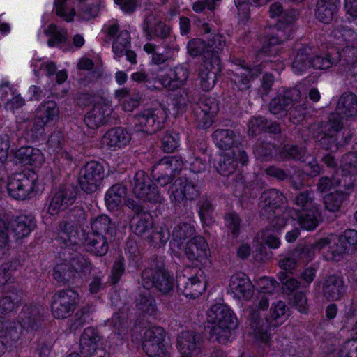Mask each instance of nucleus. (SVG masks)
Returning <instances> with one entry per match:
<instances>
[{
	"mask_svg": "<svg viewBox=\"0 0 357 357\" xmlns=\"http://www.w3.org/2000/svg\"><path fill=\"white\" fill-rule=\"evenodd\" d=\"M340 115L345 118L357 116L356 96L353 93H344L340 96L337 104L336 112L329 116L328 121L324 128V133L321 136H317L321 146L331 151L338 149L335 135L342 127Z\"/></svg>",
	"mask_w": 357,
	"mask_h": 357,
	"instance_id": "1",
	"label": "nucleus"
},
{
	"mask_svg": "<svg viewBox=\"0 0 357 357\" xmlns=\"http://www.w3.org/2000/svg\"><path fill=\"white\" fill-rule=\"evenodd\" d=\"M210 326V337L220 344H225L231 337V331L236 326V317L226 305L215 304L207 312Z\"/></svg>",
	"mask_w": 357,
	"mask_h": 357,
	"instance_id": "2",
	"label": "nucleus"
},
{
	"mask_svg": "<svg viewBox=\"0 0 357 357\" xmlns=\"http://www.w3.org/2000/svg\"><path fill=\"white\" fill-rule=\"evenodd\" d=\"M270 16L272 18L279 17V23L277 27H268L266 31L261 52L268 55H275L278 50V45L282 42L283 31L281 30V24H290L296 20L295 13H285L282 6L278 3H273L269 8Z\"/></svg>",
	"mask_w": 357,
	"mask_h": 357,
	"instance_id": "3",
	"label": "nucleus"
},
{
	"mask_svg": "<svg viewBox=\"0 0 357 357\" xmlns=\"http://www.w3.org/2000/svg\"><path fill=\"white\" fill-rule=\"evenodd\" d=\"M357 174V155L355 153H348L342 159L341 176L343 183L337 174L331 181L328 178H321L318 185V190L321 193L335 192L338 189L349 190L353 186V176Z\"/></svg>",
	"mask_w": 357,
	"mask_h": 357,
	"instance_id": "4",
	"label": "nucleus"
},
{
	"mask_svg": "<svg viewBox=\"0 0 357 357\" xmlns=\"http://www.w3.org/2000/svg\"><path fill=\"white\" fill-rule=\"evenodd\" d=\"M59 116V109L54 101L42 102L36 110L33 125L25 131L28 140L35 141L45 135V127L55 122Z\"/></svg>",
	"mask_w": 357,
	"mask_h": 357,
	"instance_id": "5",
	"label": "nucleus"
},
{
	"mask_svg": "<svg viewBox=\"0 0 357 357\" xmlns=\"http://www.w3.org/2000/svg\"><path fill=\"white\" fill-rule=\"evenodd\" d=\"M35 227L31 215H20L14 220L8 217L0 218V248L6 247L10 235L16 239L28 236Z\"/></svg>",
	"mask_w": 357,
	"mask_h": 357,
	"instance_id": "6",
	"label": "nucleus"
},
{
	"mask_svg": "<svg viewBox=\"0 0 357 357\" xmlns=\"http://www.w3.org/2000/svg\"><path fill=\"white\" fill-rule=\"evenodd\" d=\"M284 199V196L275 189L264 192L261 197V215L269 220L275 229H280L286 225L285 218L280 216V205Z\"/></svg>",
	"mask_w": 357,
	"mask_h": 357,
	"instance_id": "7",
	"label": "nucleus"
},
{
	"mask_svg": "<svg viewBox=\"0 0 357 357\" xmlns=\"http://www.w3.org/2000/svg\"><path fill=\"white\" fill-rule=\"evenodd\" d=\"M167 117V110L161 106L142 110L134 116L135 125L138 131L149 134L160 130Z\"/></svg>",
	"mask_w": 357,
	"mask_h": 357,
	"instance_id": "8",
	"label": "nucleus"
},
{
	"mask_svg": "<svg viewBox=\"0 0 357 357\" xmlns=\"http://www.w3.org/2000/svg\"><path fill=\"white\" fill-rule=\"evenodd\" d=\"M301 92L298 89H292L284 93L273 98L269 105L270 112L273 114H279L284 111H289L290 116L294 114V111H298L300 117L303 115L305 100L301 98Z\"/></svg>",
	"mask_w": 357,
	"mask_h": 357,
	"instance_id": "9",
	"label": "nucleus"
},
{
	"mask_svg": "<svg viewBox=\"0 0 357 357\" xmlns=\"http://www.w3.org/2000/svg\"><path fill=\"white\" fill-rule=\"evenodd\" d=\"M7 189L14 199H25L38 190L37 177L34 174L29 176L24 173L15 174L8 178Z\"/></svg>",
	"mask_w": 357,
	"mask_h": 357,
	"instance_id": "10",
	"label": "nucleus"
},
{
	"mask_svg": "<svg viewBox=\"0 0 357 357\" xmlns=\"http://www.w3.org/2000/svg\"><path fill=\"white\" fill-rule=\"evenodd\" d=\"M165 337V331L160 326H152L144 331L142 347L149 357H169L164 344Z\"/></svg>",
	"mask_w": 357,
	"mask_h": 357,
	"instance_id": "11",
	"label": "nucleus"
},
{
	"mask_svg": "<svg viewBox=\"0 0 357 357\" xmlns=\"http://www.w3.org/2000/svg\"><path fill=\"white\" fill-rule=\"evenodd\" d=\"M268 298L265 295H261L255 307L250 310V326L256 340L261 343L267 344L270 340L268 333V319L261 318V312L268 307Z\"/></svg>",
	"mask_w": 357,
	"mask_h": 357,
	"instance_id": "12",
	"label": "nucleus"
},
{
	"mask_svg": "<svg viewBox=\"0 0 357 357\" xmlns=\"http://www.w3.org/2000/svg\"><path fill=\"white\" fill-rule=\"evenodd\" d=\"M47 144L53 156L54 165L59 169H65L71 165L75 151L69 149L64 142L61 132H54L50 137Z\"/></svg>",
	"mask_w": 357,
	"mask_h": 357,
	"instance_id": "13",
	"label": "nucleus"
},
{
	"mask_svg": "<svg viewBox=\"0 0 357 357\" xmlns=\"http://www.w3.org/2000/svg\"><path fill=\"white\" fill-rule=\"evenodd\" d=\"M135 195L142 201L160 202L162 200L159 190L152 184L149 176L144 171H138L131 183Z\"/></svg>",
	"mask_w": 357,
	"mask_h": 357,
	"instance_id": "14",
	"label": "nucleus"
},
{
	"mask_svg": "<svg viewBox=\"0 0 357 357\" xmlns=\"http://www.w3.org/2000/svg\"><path fill=\"white\" fill-rule=\"evenodd\" d=\"M142 284L146 289L155 287L165 294L174 289L175 282L173 275L165 270L146 269L142 275Z\"/></svg>",
	"mask_w": 357,
	"mask_h": 357,
	"instance_id": "15",
	"label": "nucleus"
},
{
	"mask_svg": "<svg viewBox=\"0 0 357 357\" xmlns=\"http://www.w3.org/2000/svg\"><path fill=\"white\" fill-rule=\"evenodd\" d=\"M77 296V294L72 289L54 294L51 305L53 316L56 319H65L69 317L75 310Z\"/></svg>",
	"mask_w": 357,
	"mask_h": 357,
	"instance_id": "16",
	"label": "nucleus"
},
{
	"mask_svg": "<svg viewBox=\"0 0 357 357\" xmlns=\"http://www.w3.org/2000/svg\"><path fill=\"white\" fill-rule=\"evenodd\" d=\"M105 177L103 167L98 162L91 161L80 170L79 183L87 193L95 192Z\"/></svg>",
	"mask_w": 357,
	"mask_h": 357,
	"instance_id": "17",
	"label": "nucleus"
},
{
	"mask_svg": "<svg viewBox=\"0 0 357 357\" xmlns=\"http://www.w3.org/2000/svg\"><path fill=\"white\" fill-rule=\"evenodd\" d=\"M227 293L238 301H248L254 294V285L246 274L237 272L229 278Z\"/></svg>",
	"mask_w": 357,
	"mask_h": 357,
	"instance_id": "18",
	"label": "nucleus"
},
{
	"mask_svg": "<svg viewBox=\"0 0 357 357\" xmlns=\"http://www.w3.org/2000/svg\"><path fill=\"white\" fill-rule=\"evenodd\" d=\"M247 161L245 152L242 148L236 147L235 149H228L220 155L216 169L220 174L227 176L236 171L239 163L245 165Z\"/></svg>",
	"mask_w": 357,
	"mask_h": 357,
	"instance_id": "19",
	"label": "nucleus"
},
{
	"mask_svg": "<svg viewBox=\"0 0 357 357\" xmlns=\"http://www.w3.org/2000/svg\"><path fill=\"white\" fill-rule=\"evenodd\" d=\"M169 198L172 203L181 204L185 200H192L199 195L195 182L185 178L176 179L170 188Z\"/></svg>",
	"mask_w": 357,
	"mask_h": 357,
	"instance_id": "20",
	"label": "nucleus"
},
{
	"mask_svg": "<svg viewBox=\"0 0 357 357\" xmlns=\"http://www.w3.org/2000/svg\"><path fill=\"white\" fill-rule=\"evenodd\" d=\"M76 194L71 187L61 188L54 192L47 209V215L55 216L61 211L72 205L75 199Z\"/></svg>",
	"mask_w": 357,
	"mask_h": 357,
	"instance_id": "21",
	"label": "nucleus"
},
{
	"mask_svg": "<svg viewBox=\"0 0 357 357\" xmlns=\"http://www.w3.org/2000/svg\"><path fill=\"white\" fill-rule=\"evenodd\" d=\"M113 112L110 102L101 98L96 102L85 117V123L90 128H96L107 123Z\"/></svg>",
	"mask_w": 357,
	"mask_h": 357,
	"instance_id": "22",
	"label": "nucleus"
},
{
	"mask_svg": "<svg viewBox=\"0 0 357 357\" xmlns=\"http://www.w3.org/2000/svg\"><path fill=\"white\" fill-rule=\"evenodd\" d=\"M188 76V69L182 66H179L169 69L160 78L159 82L162 86L169 90H174L182 86L185 83Z\"/></svg>",
	"mask_w": 357,
	"mask_h": 357,
	"instance_id": "23",
	"label": "nucleus"
},
{
	"mask_svg": "<svg viewBox=\"0 0 357 357\" xmlns=\"http://www.w3.org/2000/svg\"><path fill=\"white\" fill-rule=\"evenodd\" d=\"M185 253L190 260L201 262L206 260L210 255L208 243L202 236L190 239L186 244Z\"/></svg>",
	"mask_w": 357,
	"mask_h": 357,
	"instance_id": "24",
	"label": "nucleus"
},
{
	"mask_svg": "<svg viewBox=\"0 0 357 357\" xmlns=\"http://www.w3.org/2000/svg\"><path fill=\"white\" fill-rule=\"evenodd\" d=\"M100 337L98 331L92 327L84 329L79 340V351L84 357L94 355L99 347Z\"/></svg>",
	"mask_w": 357,
	"mask_h": 357,
	"instance_id": "25",
	"label": "nucleus"
},
{
	"mask_svg": "<svg viewBox=\"0 0 357 357\" xmlns=\"http://www.w3.org/2000/svg\"><path fill=\"white\" fill-rule=\"evenodd\" d=\"M176 345L181 357H196L199 354L196 335L193 331H182L178 335Z\"/></svg>",
	"mask_w": 357,
	"mask_h": 357,
	"instance_id": "26",
	"label": "nucleus"
},
{
	"mask_svg": "<svg viewBox=\"0 0 357 357\" xmlns=\"http://www.w3.org/2000/svg\"><path fill=\"white\" fill-rule=\"evenodd\" d=\"M182 284L181 288L183 295L190 299H195L202 294L206 289V283L202 275L185 278H180L178 285Z\"/></svg>",
	"mask_w": 357,
	"mask_h": 357,
	"instance_id": "27",
	"label": "nucleus"
},
{
	"mask_svg": "<svg viewBox=\"0 0 357 357\" xmlns=\"http://www.w3.org/2000/svg\"><path fill=\"white\" fill-rule=\"evenodd\" d=\"M231 71L230 79L241 91L248 89L251 79L260 73L259 69H250L243 64L234 65Z\"/></svg>",
	"mask_w": 357,
	"mask_h": 357,
	"instance_id": "28",
	"label": "nucleus"
},
{
	"mask_svg": "<svg viewBox=\"0 0 357 357\" xmlns=\"http://www.w3.org/2000/svg\"><path fill=\"white\" fill-rule=\"evenodd\" d=\"M17 162L23 165L40 167L45 162V157L41 151L32 146L20 148L15 153Z\"/></svg>",
	"mask_w": 357,
	"mask_h": 357,
	"instance_id": "29",
	"label": "nucleus"
},
{
	"mask_svg": "<svg viewBox=\"0 0 357 357\" xmlns=\"http://www.w3.org/2000/svg\"><path fill=\"white\" fill-rule=\"evenodd\" d=\"M130 135L122 128L107 131L102 138L101 144L108 148L116 149L126 146L130 141Z\"/></svg>",
	"mask_w": 357,
	"mask_h": 357,
	"instance_id": "30",
	"label": "nucleus"
},
{
	"mask_svg": "<svg viewBox=\"0 0 357 357\" xmlns=\"http://www.w3.org/2000/svg\"><path fill=\"white\" fill-rule=\"evenodd\" d=\"M200 112L197 111L199 126L206 129L213 123V118L218 110V104L211 98H203L199 102Z\"/></svg>",
	"mask_w": 357,
	"mask_h": 357,
	"instance_id": "31",
	"label": "nucleus"
},
{
	"mask_svg": "<svg viewBox=\"0 0 357 357\" xmlns=\"http://www.w3.org/2000/svg\"><path fill=\"white\" fill-rule=\"evenodd\" d=\"M0 94L1 100L7 101L5 107L8 110L13 111L24 105V99L10 86L8 81L2 80L1 82Z\"/></svg>",
	"mask_w": 357,
	"mask_h": 357,
	"instance_id": "32",
	"label": "nucleus"
},
{
	"mask_svg": "<svg viewBox=\"0 0 357 357\" xmlns=\"http://www.w3.org/2000/svg\"><path fill=\"white\" fill-rule=\"evenodd\" d=\"M284 153L286 155V158L296 160L303 159L304 162H307L306 167L307 169L305 171L310 176H315L319 173L320 167L312 156L309 155L307 156L306 159H303L305 156V151L303 150L298 149L297 146L288 145L284 147Z\"/></svg>",
	"mask_w": 357,
	"mask_h": 357,
	"instance_id": "33",
	"label": "nucleus"
},
{
	"mask_svg": "<svg viewBox=\"0 0 357 357\" xmlns=\"http://www.w3.org/2000/svg\"><path fill=\"white\" fill-rule=\"evenodd\" d=\"M127 190L126 186L117 183L110 187L106 192L105 201L108 209L116 210L126 200Z\"/></svg>",
	"mask_w": 357,
	"mask_h": 357,
	"instance_id": "34",
	"label": "nucleus"
},
{
	"mask_svg": "<svg viewBox=\"0 0 357 357\" xmlns=\"http://www.w3.org/2000/svg\"><path fill=\"white\" fill-rule=\"evenodd\" d=\"M340 6L339 0H318L315 15L319 21L328 24Z\"/></svg>",
	"mask_w": 357,
	"mask_h": 357,
	"instance_id": "35",
	"label": "nucleus"
},
{
	"mask_svg": "<svg viewBox=\"0 0 357 357\" xmlns=\"http://www.w3.org/2000/svg\"><path fill=\"white\" fill-rule=\"evenodd\" d=\"M213 141L215 145L224 152L228 149H233L239 147L238 139L233 131L229 130H217L213 135Z\"/></svg>",
	"mask_w": 357,
	"mask_h": 357,
	"instance_id": "36",
	"label": "nucleus"
},
{
	"mask_svg": "<svg viewBox=\"0 0 357 357\" xmlns=\"http://www.w3.org/2000/svg\"><path fill=\"white\" fill-rule=\"evenodd\" d=\"M144 29L149 36H155L162 38H166L170 31L169 27L153 14L146 18Z\"/></svg>",
	"mask_w": 357,
	"mask_h": 357,
	"instance_id": "37",
	"label": "nucleus"
},
{
	"mask_svg": "<svg viewBox=\"0 0 357 357\" xmlns=\"http://www.w3.org/2000/svg\"><path fill=\"white\" fill-rule=\"evenodd\" d=\"M195 234L194 225L190 222L181 223L176 225L172 231V241L170 242L173 250L176 247L181 249L183 241L192 237Z\"/></svg>",
	"mask_w": 357,
	"mask_h": 357,
	"instance_id": "38",
	"label": "nucleus"
},
{
	"mask_svg": "<svg viewBox=\"0 0 357 357\" xmlns=\"http://www.w3.org/2000/svg\"><path fill=\"white\" fill-rule=\"evenodd\" d=\"M85 247L87 251L98 256H103L108 251L106 238L96 233L88 234L85 241Z\"/></svg>",
	"mask_w": 357,
	"mask_h": 357,
	"instance_id": "39",
	"label": "nucleus"
},
{
	"mask_svg": "<svg viewBox=\"0 0 357 357\" xmlns=\"http://www.w3.org/2000/svg\"><path fill=\"white\" fill-rule=\"evenodd\" d=\"M343 281L337 276H329L323 287L324 296L329 300H338L344 293Z\"/></svg>",
	"mask_w": 357,
	"mask_h": 357,
	"instance_id": "40",
	"label": "nucleus"
},
{
	"mask_svg": "<svg viewBox=\"0 0 357 357\" xmlns=\"http://www.w3.org/2000/svg\"><path fill=\"white\" fill-rule=\"evenodd\" d=\"M319 217L320 212L317 207L298 213L296 215L301 227L307 231L313 230L318 226Z\"/></svg>",
	"mask_w": 357,
	"mask_h": 357,
	"instance_id": "41",
	"label": "nucleus"
},
{
	"mask_svg": "<svg viewBox=\"0 0 357 357\" xmlns=\"http://www.w3.org/2000/svg\"><path fill=\"white\" fill-rule=\"evenodd\" d=\"M287 307L282 301H278L273 304L271 309L270 319H268V333H269V328L271 326H278L281 325L287 317Z\"/></svg>",
	"mask_w": 357,
	"mask_h": 357,
	"instance_id": "42",
	"label": "nucleus"
},
{
	"mask_svg": "<svg viewBox=\"0 0 357 357\" xmlns=\"http://www.w3.org/2000/svg\"><path fill=\"white\" fill-rule=\"evenodd\" d=\"M115 98L121 102L122 108L126 112H132L139 105L140 100L138 95L131 94L125 88L116 91Z\"/></svg>",
	"mask_w": 357,
	"mask_h": 357,
	"instance_id": "43",
	"label": "nucleus"
},
{
	"mask_svg": "<svg viewBox=\"0 0 357 357\" xmlns=\"http://www.w3.org/2000/svg\"><path fill=\"white\" fill-rule=\"evenodd\" d=\"M261 130L278 132L280 128L277 123H273L263 117L252 119L248 123V134L255 135Z\"/></svg>",
	"mask_w": 357,
	"mask_h": 357,
	"instance_id": "44",
	"label": "nucleus"
},
{
	"mask_svg": "<svg viewBox=\"0 0 357 357\" xmlns=\"http://www.w3.org/2000/svg\"><path fill=\"white\" fill-rule=\"evenodd\" d=\"M131 229L137 236L144 235L152 226L149 214L142 213L133 216L130 221Z\"/></svg>",
	"mask_w": 357,
	"mask_h": 357,
	"instance_id": "45",
	"label": "nucleus"
},
{
	"mask_svg": "<svg viewBox=\"0 0 357 357\" xmlns=\"http://www.w3.org/2000/svg\"><path fill=\"white\" fill-rule=\"evenodd\" d=\"M172 48L167 47L164 50L162 47L155 46L152 43H146L144 45V50L152 54V61L155 64L164 63L172 56Z\"/></svg>",
	"mask_w": 357,
	"mask_h": 357,
	"instance_id": "46",
	"label": "nucleus"
},
{
	"mask_svg": "<svg viewBox=\"0 0 357 357\" xmlns=\"http://www.w3.org/2000/svg\"><path fill=\"white\" fill-rule=\"evenodd\" d=\"M130 47V36L128 31H121L117 34L112 43V50L115 59H119L124 55V52Z\"/></svg>",
	"mask_w": 357,
	"mask_h": 357,
	"instance_id": "47",
	"label": "nucleus"
},
{
	"mask_svg": "<svg viewBox=\"0 0 357 357\" xmlns=\"http://www.w3.org/2000/svg\"><path fill=\"white\" fill-rule=\"evenodd\" d=\"M310 52V47H304L297 52L292 62V69L294 73H301L310 68L311 66Z\"/></svg>",
	"mask_w": 357,
	"mask_h": 357,
	"instance_id": "48",
	"label": "nucleus"
},
{
	"mask_svg": "<svg viewBox=\"0 0 357 357\" xmlns=\"http://www.w3.org/2000/svg\"><path fill=\"white\" fill-rule=\"evenodd\" d=\"M211 64L206 62L199 69V79L201 87L204 91L211 90L215 84V72L212 71Z\"/></svg>",
	"mask_w": 357,
	"mask_h": 357,
	"instance_id": "49",
	"label": "nucleus"
},
{
	"mask_svg": "<svg viewBox=\"0 0 357 357\" xmlns=\"http://www.w3.org/2000/svg\"><path fill=\"white\" fill-rule=\"evenodd\" d=\"M39 313L40 310L36 307H24L20 314V324L24 328H32V322L36 321Z\"/></svg>",
	"mask_w": 357,
	"mask_h": 357,
	"instance_id": "50",
	"label": "nucleus"
},
{
	"mask_svg": "<svg viewBox=\"0 0 357 357\" xmlns=\"http://www.w3.org/2000/svg\"><path fill=\"white\" fill-rule=\"evenodd\" d=\"M53 275L58 282H65L75 278L69 262L66 260L55 266Z\"/></svg>",
	"mask_w": 357,
	"mask_h": 357,
	"instance_id": "51",
	"label": "nucleus"
},
{
	"mask_svg": "<svg viewBox=\"0 0 357 357\" xmlns=\"http://www.w3.org/2000/svg\"><path fill=\"white\" fill-rule=\"evenodd\" d=\"M348 190H343L342 189H338L334 192H330L324 197V204L326 208L330 211H337L342 202L344 194L348 193Z\"/></svg>",
	"mask_w": 357,
	"mask_h": 357,
	"instance_id": "52",
	"label": "nucleus"
},
{
	"mask_svg": "<svg viewBox=\"0 0 357 357\" xmlns=\"http://www.w3.org/2000/svg\"><path fill=\"white\" fill-rule=\"evenodd\" d=\"M295 204L297 206V213H303L316 206L313 202L312 195L310 192L299 193L295 199Z\"/></svg>",
	"mask_w": 357,
	"mask_h": 357,
	"instance_id": "53",
	"label": "nucleus"
},
{
	"mask_svg": "<svg viewBox=\"0 0 357 357\" xmlns=\"http://www.w3.org/2000/svg\"><path fill=\"white\" fill-rule=\"evenodd\" d=\"M67 0H54V8L56 14L66 22H72L76 15L75 10L69 8L66 4Z\"/></svg>",
	"mask_w": 357,
	"mask_h": 357,
	"instance_id": "54",
	"label": "nucleus"
},
{
	"mask_svg": "<svg viewBox=\"0 0 357 357\" xmlns=\"http://www.w3.org/2000/svg\"><path fill=\"white\" fill-rule=\"evenodd\" d=\"M76 234V231L70 224L62 222L59 225L58 240L66 245L68 242L75 243L76 241L74 238Z\"/></svg>",
	"mask_w": 357,
	"mask_h": 357,
	"instance_id": "55",
	"label": "nucleus"
},
{
	"mask_svg": "<svg viewBox=\"0 0 357 357\" xmlns=\"http://www.w3.org/2000/svg\"><path fill=\"white\" fill-rule=\"evenodd\" d=\"M137 306L139 310L148 314H153L156 310L155 303L149 292H145L140 296Z\"/></svg>",
	"mask_w": 357,
	"mask_h": 357,
	"instance_id": "56",
	"label": "nucleus"
},
{
	"mask_svg": "<svg viewBox=\"0 0 357 357\" xmlns=\"http://www.w3.org/2000/svg\"><path fill=\"white\" fill-rule=\"evenodd\" d=\"M68 262L75 277L77 275H80L86 273L90 269V264L87 259L81 255L73 257Z\"/></svg>",
	"mask_w": 357,
	"mask_h": 357,
	"instance_id": "57",
	"label": "nucleus"
},
{
	"mask_svg": "<svg viewBox=\"0 0 357 357\" xmlns=\"http://www.w3.org/2000/svg\"><path fill=\"white\" fill-rule=\"evenodd\" d=\"M45 33L49 36L48 45L54 46L62 42L66 38V32L59 30L56 25L50 24L45 31Z\"/></svg>",
	"mask_w": 357,
	"mask_h": 357,
	"instance_id": "58",
	"label": "nucleus"
},
{
	"mask_svg": "<svg viewBox=\"0 0 357 357\" xmlns=\"http://www.w3.org/2000/svg\"><path fill=\"white\" fill-rule=\"evenodd\" d=\"M170 233L166 225H161L155 228L151 236V241L155 246L164 245L169 238Z\"/></svg>",
	"mask_w": 357,
	"mask_h": 357,
	"instance_id": "59",
	"label": "nucleus"
},
{
	"mask_svg": "<svg viewBox=\"0 0 357 357\" xmlns=\"http://www.w3.org/2000/svg\"><path fill=\"white\" fill-rule=\"evenodd\" d=\"M111 223L110 218L105 215L97 217L91 223V233H96L104 236L109 228Z\"/></svg>",
	"mask_w": 357,
	"mask_h": 357,
	"instance_id": "60",
	"label": "nucleus"
},
{
	"mask_svg": "<svg viewBox=\"0 0 357 357\" xmlns=\"http://www.w3.org/2000/svg\"><path fill=\"white\" fill-rule=\"evenodd\" d=\"M225 225L234 238L239 234L241 220L236 213H230L225 217Z\"/></svg>",
	"mask_w": 357,
	"mask_h": 357,
	"instance_id": "61",
	"label": "nucleus"
},
{
	"mask_svg": "<svg viewBox=\"0 0 357 357\" xmlns=\"http://www.w3.org/2000/svg\"><path fill=\"white\" fill-rule=\"evenodd\" d=\"M179 137L176 132H168L162 139V148L165 151L173 152L178 145Z\"/></svg>",
	"mask_w": 357,
	"mask_h": 357,
	"instance_id": "62",
	"label": "nucleus"
},
{
	"mask_svg": "<svg viewBox=\"0 0 357 357\" xmlns=\"http://www.w3.org/2000/svg\"><path fill=\"white\" fill-rule=\"evenodd\" d=\"M56 70V64L52 61H39L34 64V71L38 75L44 72L45 75L50 77L54 74Z\"/></svg>",
	"mask_w": 357,
	"mask_h": 357,
	"instance_id": "63",
	"label": "nucleus"
},
{
	"mask_svg": "<svg viewBox=\"0 0 357 357\" xmlns=\"http://www.w3.org/2000/svg\"><path fill=\"white\" fill-rule=\"evenodd\" d=\"M100 9V3L89 5L79 11L78 16L82 20L89 21L97 17Z\"/></svg>",
	"mask_w": 357,
	"mask_h": 357,
	"instance_id": "64",
	"label": "nucleus"
}]
</instances>
